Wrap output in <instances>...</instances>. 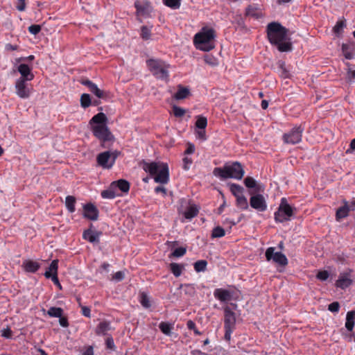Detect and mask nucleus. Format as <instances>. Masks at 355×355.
<instances>
[{
  "instance_id": "69168bd1",
  "label": "nucleus",
  "mask_w": 355,
  "mask_h": 355,
  "mask_svg": "<svg viewBox=\"0 0 355 355\" xmlns=\"http://www.w3.org/2000/svg\"><path fill=\"white\" fill-rule=\"evenodd\" d=\"M59 323L63 327H67L69 326V322L66 317L60 316L59 318Z\"/></svg>"
},
{
  "instance_id": "2eb2a0df",
  "label": "nucleus",
  "mask_w": 355,
  "mask_h": 355,
  "mask_svg": "<svg viewBox=\"0 0 355 355\" xmlns=\"http://www.w3.org/2000/svg\"><path fill=\"white\" fill-rule=\"evenodd\" d=\"M236 316L235 313L230 309V307L226 306L224 309V328L235 329Z\"/></svg>"
},
{
  "instance_id": "5fc2aeb1",
  "label": "nucleus",
  "mask_w": 355,
  "mask_h": 355,
  "mask_svg": "<svg viewBox=\"0 0 355 355\" xmlns=\"http://www.w3.org/2000/svg\"><path fill=\"white\" fill-rule=\"evenodd\" d=\"M28 29L30 33L36 35L41 31L42 27L38 24H33L30 26Z\"/></svg>"
},
{
  "instance_id": "58836bf2",
  "label": "nucleus",
  "mask_w": 355,
  "mask_h": 355,
  "mask_svg": "<svg viewBox=\"0 0 355 355\" xmlns=\"http://www.w3.org/2000/svg\"><path fill=\"white\" fill-rule=\"evenodd\" d=\"M207 261L206 260H199L194 263V270L197 272H204L207 269Z\"/></svg>"
},
{
  "instance_id": "7ed1b4c3",
  "label": "nucleus",
  "mask_w": 355,
  "mask_h": 355,
  "mask_svg": "<svg viewBox=\"0 0 355 355\" xmlns=\"http://www.w3.org/2000/svg\"><path fill=\"white\" fill-rule=\"evenodd\" d=\"M139 166L153 177L155 182L164 184L169 182V168L166 163L142 160Z\"/></svg>"
},
{
  "instance_id": "cd10ccee",
  "label": "nucleus",
  "mask_w": 355,
  "mask_h": 355,
  "mask_svg": "<svg viewBox=\"0 0 355 355\" xmlns=\"http://www.w3.org/2000/svg\"><path fill=\"white\" fill-rule=\"evenodd\" d=\"M76 199L73 196H67L65 198V206L69 213H73L76 211L75 205Z\"/></svg>"
},
{
  "instance_id": "4d7b16f0",
  "label": "nucleus",
  "mask_w": 355,
  "mask_h": 355,
  "mask_svg": "<svg viewBox=\"0 0 355 355\" xmlns=\"http://www.w3.org/2000/svg\"><path fill=\"white\" fill-rule=\"evenodd\" d=\"M183 162V169L185 171H188L190 168L191 164L193 163V160L191 158L188 157H184L182 159Z\"/></svg>"
},
{
  "instance_id": "f704fd0d",
  "label": "nucleus",
  "mask_w": 355,
  "mask_h": 355,
  "mask_svg": "<svg viewBox=\"0 0 355 355\" xmlns=\"http://www.w3.org/2000/svg\"><path fill=\"white\" fill-rule=\"evenodd\" d=\"M170 270L173 275L178 277L181 275L184 266L177 263H171L169 266Z\"/></svg>"
},
{
  "instance_id": "4468645a",
  "label": "nucleus",
  "mask_w": 355,
  "mask_h": 355,
  "mask_svg": "<svg viewBox=\"0 0 355 355\" xmlns=\"http://www.w3.org/2000/svg\"><path fill=\"white\" fill-rule=\"evenodd\" d=\"M81 84L88 87L89 90L93 93L96 97L105 99L107 96V93L103 90L100 89L98 86L89 80V79L82 80Z\"/></svg>"
},
{
  "instance_id": "7c9ffc66",
  "label": "nucleus",
  "mask_w": 355,
  "mask_h": 355,
  "mask_svg": "<svg viewBox=\"0 0 355 355\" xmlns=\"http://www.w3.org/2000/svg\"><path fill=\"white\" fill-rule=\"evenodd\" d=\"M278 64V72L279 76L283 78H288L290 77L289 71L286 67V64L284 62L279 60L277 62Z\"/></svg>"
},
{
  "instance_id": "c85d7f7f",
  "label": "nucleus",
  "mask_w": 355,
  "mask_h": 355,
  "mask_svg": "<svg viewBox=\"0 0 355 355\" xmlns=\"http://www.w3.org/2000/svg\"><path fill=\"white\" fill-rule=\"evenodd\" d=\"M236 205L241 210H247L248 209V200L243 194L236 198Z\"/></svg>"
},
{
  "instance_id": "603ef678",
  "label": "nucleus",
  "mask_w": 355,
  "mask_h": 355,
  "mask_svg": "<svg viewBox=\"0 0 355 355\" xmlns=\"http://www.w3.org/2000/svg\"><path fill=\"white\" fill-rule=\"evenodd\" d=\"M187 252V249L184 247H180L173 250L171 256L174 257H180L184 256Z\"/></svg>"
},
{
  "instance_id": "bb28decb",
  "label": "nucleus",
  "mask_w": 355,
  "mask_h": 355,
  "mask_svg": "<svg viewBox=\"0 0 355 355\" xmlns=\"http://www.w3.org/2000/svg\"><path fill=\"white\" fill-rule=\"evenodd\" d=\"M199 212V210L196 205H189L186 210L184 211L183 215L185 218L191 220L193 218L196 217Z\"/></svg>"
},
{
  "instance_id": "2f4dec72",
  "label": "nucleus",
  "mask_w": 355,
  "mask_h": 355,
  "mask_svg": "<svg viewBox=\"0 0 355 355\" xmlns=\"http://www.w3.org/2000/svg\"><path fill=\"white\" fill-rule=\"evenodd\" d=\"M101 195V197L105 199H113L117 196L114 188H112V185L111 184L107 189L102 191Z\"/></svg>"
},
{
  "instance_id": "3c124183",
  "label": "nucleus",
  "mask_w": 355,
  "mask_h": 355,
  "mask_svg": "<svg viewBox=\"0 0 355 355\" xmlns=\"http://www.w3.org/2000/svg\"><path fill=\"white\" fill-rule=\"evenodd\" d=\"M77 301L79 303L80 306L81 307V313L84 316H85L87 318H90L91 317V309H90V308L88 307V306H85L81 305V304H80V297L77 298Z\"/></svg>"
},
{
  "instance_id": "37998d69",
  "label": "nucleus",
  "mask_w": 355,
  "mask_h": 355,
  "mask_svg": "<svg viewBox=\"0 0 355 355\" xmlns=\"http://www.w3.org/2000/svg\"><path fill=\"white\" fill-rule=\"evenodd\" d=\"M225 234V230L220 226H217L213 229L212 233H211V237L212 238H221V237L224 236Z\"/></svg>"
},
{
  "instance_id": "20e7f679",
  "label": "nucleus",
  "mask_w": 355,
  "mask_h": 355,
  "mask_svg": "<svg viewBox=\"0 0 355 355\" xmlns=\"http://www.w3.org/2000/svg\"><path fill=\"white\" fill-rule=\"evenodd\" d=\"M244 174L245 171L242 164L237 161L227 162L223 167H216L213 170V175L221 180L233 178L240 180Z\"/></svg>"
},
{
  "instance_id": "a18cd8bd",
  "label": "nucleus",
  "mask_w": 355,
  "mask_h": 355,
  "mask_svg": "<svg viewBox=\"0 0 355 355\" xmlns=\"http://www.w3.org/2000/svg\"><path fill=\"white\" fill-rule=\"evenodd\" d=\"M204 60L206 64H207L211 67H215L218 64L217 58H216L212 55H206L204 58Z\"/></svg>"
},
{
  "instance_id": "1a4fd4ad",
  "label": "nucleus",
  "mask_w": 355,
  "mask_h": 355,
  "mask_svg": "<svg viewBox=\"0 0 355 355\" xmlns=\"http://www.w3.org/2000/svg\"><path fill=\"white\" fill-rule=\"evenodd\" d=\"M266 258L267 261L272 260L273 262L281 266L288 265V261L286 255L280 252H275V248L270 247L266 251Z\"/></svg>"
},
{
  "instance_id": "6e6d98bb",
  "label": "nucleus",
  "mask_w": 355,
  "mask_h": 355,
  "mask_svg": "<svg viewBox=\"0 0 355 355\" xmlns=\"http://www.w3.org/2000/svg\"><path fill=\"white\" fill-rule=\"evenodd\" d=\"M345 26V23L343 21H338L334 26L333 30L336 34H340Z\"/></svg>"
},
{
  "instance_id": "f03ea898",
  "label": "nucleus",
  "mask_w": 355,
  "mask_h": 355,
  "mask_svg": "<svg viewBox=\"0 0 355 355\" xmlns=\"http://www.w3.org/2000/svg\"><path fill=\"white\" fill-rule=\"evenodd\" d=\"M107 117L103 112L96 114L89 122L94 136L103 144L114 139V135L107 125Z\"/></svg>"
},
{
  "instance_id": "8fccbe9b",
  "label": "nucleus",
  "mask_w": 355,
  "mask_h": 355,
  "mask_svg": "<svg viewBox=\"0 0 355 355\" xmlns=\"http://www.w3.org/2000/svg\"><path fill=\"white\" fill-rule=\"evenodd\" d=\"M173 113L175 117H182L185 114L186 110L180 107L174 105L173 107Z\"/></svg>"
},
{
  "instance_id": "9b49d317",
  "label": "nucleus",
  "mask_w": 355,
  "mask_h": 355,
  "mask_svg": "<svg viewBox=\"0 0 355 355\" xmlns=\"http://www.w3.org/2000/svg\"><path fill=\"white\" fill-rule=\"evenodd\" d=\"M250 205L258 211H265L268 207L264 196L260 193H257L250 197Z\"/></svg>"
},
{
  "instance_id": "5701e85b",
  "label": "nucleus",
  "mask_w": 355,
  "mask_h": 355,
  "mask_svg": "<svg viewBox=\"0 0 355 355\" xmlns=\"http://www.w3.org/2000/svg\"><path fill=\"white\" fill-rule=\"evenodd\" d=\"M22 266L27 272L35 273L40 268V263L36 261L28 259L23 262Z\"/></svg>"
},
{
  "instance_id": "49530a36",
  "label": "nucleus",
  "mask_w": 355,
  "mask_h": 355,
  "mask_svg": "<svg viewBox=\"0 0 355 355\" xmlns=\"http://www.w3.org/2000/svg\"><path fill=\"white\" fill-rule=\"evenodd\" d=\"M27 0H14V4L18 11H25Z\"/></svg>"
},
{
  "instance_id": "79ce46f5",
  "label": "nucleus",
  "mask_w": 355,
  "mask_h": 355,
  "mask_svg": "<svg viewBox=\"0 0 355 355\" xmlns=\"http://www.w3.org/2000/svg\"><path fill=\"white\" fill-rule=\"evenodd\" d=\"M140 35L144 40H149L151 35V28L146 26H141Z\"/></svg>"
},
{
  "instance_id": "72a5a7b5",
  "label": "nucleus",
  "mask_w": 355,
  "mask_h": 355,
  "mask_svg": "<svg viewBox=\"0 0 355 355\" xmlns=\"http://www.w3.org/2000/svg\"><path fill=\"white\" fill-rule=\"evenodd\" d=\"M230 189L235 198L243 194L244 189L239 184L232 183L230 184Z\"/></svg>"
},
{
  "instance_id": "39448f33",
  "label": "nucleus",
  "mask_w": 355,
  "mask_h": 355,
  "mask_svg": "<svg viewBox=\"0 0 355 355\" xmlns=\"http://www.w3.org/2000/svg\"><path fill=\"white\" fill-rule=\"evenodd\" d=\"M146 65L152 74L157 79L167 80L169 77L170 65L160 59H148Z\"/></svg>"
},
{
  "instance_id": "6e6552de",
  "label": "nucleus",
  "mask_w": 355,
  "mask_h": 355,
  "mask_svg": "<svg viewBox=\"0 0 355 355\" xmlns=\"http://www.w3.org/2000/svg\"><path fill=\"white\" fill-rule=\"evenodd\" d=\"M304 128L302 125L293 127L288 132L284 133L282 139L285 144H296L302 141Z\"/></svg>"
},
{
  "instance_id": "dca6fc26",
  "label": "nucleus",
  "mask_w": 355,
  "mask_h": 355,
  "mask_svg": "<svg viewBox=\"0 0 355 355\" xmlns=\"http://www.w3.org/2000/svg\"><path fill=\"white\" fill-rule=\"evenodd\" d=\"M111 152L105 151L97 155L96 161L99 166L105 168H110L113 165L111 164Z\"/></svg>"
},
{
  "instance_id": "f257e3e1",
  "label": "nucleus",
  "mask_w": 355,
  "mask_h": 355,
  "mask_svg": "<svg viewBox=\"0 0 355 355\" xmlns=\"http://www.w3.org/2000/svg\"><path fill=\"white\" fill-rule=\"evenodd\" d=\"M288 29L278 22H271L267 25L266 33L268 41L277 47L280 52H288L293 49L292 43L288 41Z\"/></svg>"
},
{
  "instance_id": "13d9d810",
  "label": "nucleus",
  "mask_w": 355,
  "mask_h": 355,
  "mask_svg": "<svg viewBox=\"0 0 355 355\" xmlns=\"http://www.w3.org/2000/svg\"><path fill=\"white\" fill-rule=\"evenodd\" d=\"M340 309V304L338 302H334L329 304L328 310L332 313H338Z\"/></svg>"
},
{
  "instance_id": "052dcab7",
  "label": "nucleus",
  "mask_w": 355,
  "mask_h": 355,
  "mask_svg": "<svg viewBox=\"0 0 355 355\" xmlns=\"http://www.w3.org/2000/svg\"><path fill=\"white\" fill-rule=\"evenodd\" d=\"M105 345L107 349L114 350L115 345L114 343V340L112 336H109L105 340Z\"/></svg>"
},
{
  "instance_id": "393cba45",
  "label": "nucleus",
  "mask_w": 355,
  "mask_h": 355,
  "mask_svg": "<svg viewBox=\"0 0 355 355\" xmlns=\"http://www.w3.org/2000/svg\"><path fill=\"white\" fill-rule=\"evenodd\" d=\"M244 184L246 187L249 189H254L256 192H259L263 190L261 185L258 184L257 181L252 177H246L244 180Z\"/></svg>"
},
{
  "instance_id": "de8ad7c7",
  "label": "nucleus",
  "mask_w": 355,
  "mask_h": 355,
  "mask_svg": "<svg viewBox=\"0 0 355 355\" xmlns=\"http://www.w3.org/2000/svg\"><path fill=\"white\" fill-rule=\"evenodd\" d=\"M164 3L172 8V9H178L180 6V0H163Z\"/></svg>"
},
{
  "instance_id": "4be33fe9",
  "label": "nucleus",
  "mask_w": 355,
  "mask_h": 355,
  "mask_svg": "<svg viewBox=\"0 0 355 355\" xmlns=\"http://www.w3.org/2000/svg\"><path fill=\"white\" fill-rule=\"evenodd\" d=\"M343 205L339 207L336 212V219L338 221L347 217L350 211L349 202L346 200H343Z\"/></svg>"
},
{
  "instance_id": "6ab92c4d",
  "label": "nucleus",
  "mask_w": 355,
  "mask_h": 355,
  "mask_svg": "<svg viewBox=\"0 0 355 355\" xmlns=\"http://www.w3.org/2000/svg\"><path fill=\"white\" fill-rule=\"evenodd\" d=\"M214 296L216 299L222 302H227L232 300V293L226 289L216 288L214 291Z\"/></svg>"
},
{
  "instance_id": "4c0bfd02",
  "label": "nucleus",
  "mask_w": 355,
  "mask_h": 355,
  "mask_svg": "<svg viewBox=\"0 0 355 355\" xmlns=\"http://www.w3.org/2000/svg\"><path fill=\"white\" fill-rule=\"evenodd\" d=\"M196 127L200 130H205L207 125V119L205 116L202 115L197 116V120L196 121Z\"/></svg>"
},
{
  "instance_id": "e2e57ef3",
  "label": "nucleus",
  "mask_w": 355,
  "mask_h": 355,
  "mask_svg": "<svg viewBox=\"0 0 355 355\" xmlns=\"http://www.w3.org/2000/svg\"><path fill=\"white\" fill-rule=\"evenodd\" d=\"M195 151V146L191 143H188L187 149L184 151V155L193 154Z\"/></svg>"
},
{
  "instance_id": "09e8293b",
  "label": "nucleus",
  "mask_w": 355,
  "mask_h": 355,
  "mask_svg": "<svg viewBox=\"0 0 355 355\" xmlns=\"http://www.w3.org/2000/svg\"><path fill=\"white\" fill-rule=\"evenodd\" d=\"M139 302L145 308H149L151 306L148 295L144 293L141 294Z\"/></svg>"
},
{
  "instance_id": "ea45409f",
  "label": "nucleus",
  "mask_w": 355,
  "mask_h": 355,
  "mask_svg": "<svg viewBox=\"0 0 355 355\" xmlns=\"http://www.w3.org/2000/svg\"><path fill=\"white\" fill-rule=\"evenodd\" d=\"M58 260H53L45 273L49 272L51 275H58Z\"/></svg>"
},
{
  "instance_id": "412c9836",
  "label": "nucleus",
  "mask_w": 355,
  "mask_h": 355,
  "mask_svg": "<svg viewBox=\"0 0 355 355\" xmlns=\"http://www.w3.org/2000/svg\"><path fill=\"white\" fill-rule=\"evenodd\" d=\"M111 323L107 320H103L98 323L95 329V334L97 336H106L107 332L112 330Z\"/></svg>"
},
{
  "instance_id": "a211bd4d",
  "label": "nucleus",
  "mask_w": 355,
  "mask_h": 355,
  "mask_svg": "<svg viewBox=\"0 0 355 355\" xmlns=\"http://www.w3.org/2000/svg\"><path fill=\"white\" fill-rule=\"evenodd\" d=\"M17 71L21 74L18 79L32 80L34 78V74L31 72V68L26 64H20L17 67Z\"/></svg>"
},
{
  "instance_id": "338daca9",
  "label": "nucleus",
  "mask_w": 355,
  "mask_h": 355,
  "mask_svg": "<svg viewBox=\"0 0 355 355\" xmlns=\"http://www.w3.org/2000/svg\"><path fill=\"white\" fill-rule=\"evenodd\" d=\"M83 355H94V349L92 346H88L83 352Z\"/></svg>"
},
{
  "instance_id": "bf43d9fd",
  "label": "nucleus",
  "mask_w": 355,
  "mask_h": 355,
  "mask_svg": "<svg viewBox=\"0 0 355 355\" xmlns=\"http://www.w3.org/2000/svg\"><path fill=\"white\" fill-rule=\"evenodd\" d=\"M329 276V274L327 270H322L318 272L316 277L321 281H325L328 279Z\"/></svg>"
},
{
  "instance_id": "0e129e2a",
  "label": "nucleus",
  "mask_w": 355,
  "mask_h": 355,
  "mask_svg": "<svg viewBox=\"0 0 355 355\" xmlns=\"http://www.w3.org/2000/svg\"><path fill=\"white\" fill-rule=\"evenodd\" d=\"M113 279L116 281H121L124 279V273L122 271H118L113 275Z\"/></svg>"
},
{
  "instance_id": "423d86ee",
  "label": "nucleus",
  "mask_w": 355,
  "mask_h": 355,
  "mask_svg": "<svg viewBox=\"0 0 355 355\" xmlns=\"http://www.w3.org/2000/svg\"><path fill=\"white\" fill-rule=\"evenodd\" d=\"M215 37V31L212 28L203 29L194 36V43L198 49L205 51H209L214 48L210 43Z\"/></svg>"
},
{
  "instance_id": "0eeeda50",
  "label": "nucleus",
  "mask_w": 355,
  "mask_h": 355,
  "mask_svg": "<svg viewBox=\"0 0 355 355\" xmlns=\"http://www.w3.org/2000/svg\"><path fill=\"white\" fill-rule=\"evenodd\" d=\"M293 208L285 198L281 199V202L277 211L275 212V220L277 223H284L289 220L294 214Z\"/></svg>"
},
{
  "instance_id": "f8f14e48",
  "label": "nucleus",
  "mask_w": 355,
  "mask_h": 355,
  "mask_svg": "<svg viewBox=\"0 0 355 355\" xmlns=\"http://www.w3.org/2000/svg\"><path fill=\"white\" fill-rule=\"evenodd\" d=\"M83 217L90 220H97L99 216V211L97 207L92 202L83 205Z\"/></svg>"
},
{
  "instance_id": "b1692460",
  "label": "nucleus",
  "mask_w": 355,
  "mask_h": 355,
  "mask_svg": "<svg viewBox=\"0 0 355 355\" xmlns=\"http://www.w3.org/2000/svg\"><path fill=\"white\" fill-rule=\"evenodd\" d=\"M111 184L112 185V188H114L115 190L119 189L120 191L124 193H128L130 190V183L123 179L114 181L111 183Z\"/></svg>"
},
{
  "instance_id": "680f3d73",
  "label": "nucleus",
  "mask_w": 355,
  "mask_h": 355,
  "mask_svg": "<svg viewBox=\"0 0 355 355\" xmlns=\"http://www.w3.org/2000/svg\"><path fill=\"white\" fill-rule=\"evenodd\" d=\"M224 329H225L224 338L227 342H230V340H231L232 334L233 333L234 329L230 328V327L229 328H224Z\"/></svg>"
},
{
  "instance_id": "e433bc0d",
  "label": "nucleus",
  "mask_w": 355,
  "mask_h": 355,
  "mask_svg": "<svg viewBox=\"0 0 355 355\" xmlns=\"http://www.w3.org/2000/svg\"><path fill=\"white\" fill-rule=\"evenodd\" d=\"M342 52L345 58L347 60H352L354 58V53L350 50L349 45L347 44H343L341 46Z\"/></svg>"
},
{
  "instance_id": "473e14b6",
  "label": "nucleus",
  "mask_w": 355,
  "mask_h": 355,
  "mask_svg": "<svg viewBox=\"0 0 355 355\" xmlns=\"http://www.w3.org/2000/svg\"><path fill=\"white\" fill-rule=\"evenodd\" d=\"M159 328L164 334L166 336H171L173 327L171 323L166 322H161L159 324Z\"/></svg>"
},
{
  "instance_id": "a19ab883",
  "label": "nucleus",
  "mask_w": 355,
  "mask_h": 355,
  "mask_svg": "<svg viewBox=\"0 0 355 355\" xmlns=\"http://www.w3.org/2000/svg\"><path fill=\"white\" fill-rule=\"evenodd\" d=\"M245 14L247 16L253 17L256 19H258L261 16V13L257 10V9L252 6H249L246 8Z\"/></svg>"
},
{
  "instance_id": "c756f323",
  "label": "nucleus",
  "mask_w": 355,
  "mask_h": 355,
  "mask_svg": "<svg viewBox=\"0 0 355 355\" xmlns=\"http://www.w3.org/2000/svg\"><path fill=\"white\" fill-rule=\"evenodd\" d=\"M190 94L189 89L179 85L177 92L174 94L176 100H182L186 98Z\"/></svg>"
},
{
  "instance_id": "c03bdc74",
  "label": "nucleus",
  "mask_w": 355,
  "mask_h": 355,
  "mask_svg": "<svg viewBox=\"0 0 355 355\" xmlns=\"http://www.w3.org/2000/svg\"><path fill=\"white\" fill-rule=\"evenodd\" d=\"M91 98L89 94H83L80 97V105L83 107L86 108L91 105Z\"/></svg>"
},
{
  "instance_id": "aec40b11",
  "label": "nucleus",
  "mask_w": 355,
  "mask_h": 355,
  "mask_svg": "<svg viewBox=\"0 0 355 355\" xmlns=\"http://www.w3.org/2000/svg\"><path fill=\"white\" fill-rule=\"evenodd\" d=\"M101 234V232L92 231L88 229L83 232V238L92 243H99V238Z\"/></svg>"
},
{
  "instance_id": "c9c22d12",
  "label": "nucleus",
  "mask_w": 355,
  "mask_h": 355,
  "mask_svg": "<svg viewBox=\"0 0 355 355\" xmlns=\"http://www.w3.org/2000/svg\"><path fill=\"white\" fill-rule=\"evenodd\" d=\"M47 314L50 317L60 318L63 314V309L60 307L52 306L47 311Z\"/></svg>"
},
{
  "instance_id": "864d4df0",
  "label": "nucleus",
  "mask_w": 355,
  "mask_h": 355,
  "mask_svg": "<svg viewBox=\"0 0 355 355\" xmlns=\"http://www.w3.org/2000/svg\"><path fill=\"white\" fill-rule=\"evenodd\" d=\"M44 276L47 279H51L52 282L59 287L60 289H62V286L59 282L58 275H51L49 272L44 273Z\"/></svg>"
},
{
  "instance_id": "a878e982",
  "label": "nucleus",
  "mask_w": 355,
  "mask_h": 355,
  "mask_svg": "<svg viewBox=\"0 0 355 355\" xmlns=\"http://www.w3.org/2000/svg\"><path fill=\"white\" fill-rule=\"evenodd\" d=\"M355 310L348 311L346 315L345 327L349 331H352L354 327Z\"/></svg>"
},
{
  "instance_id": "774afa93",
  "label": "nucleus",
  "mask_w": 355,
  "mask_h": 355,
  "mask_svg": "<svg viewBox=\"0 0 355 355\" xmlns=\"http://www.w3.org/2000/svg\"><path fill=\"white\" fill-rule=\"evenodd\" d=\"M347 78L350 80L355 79V70H352L351 69H349L347 72Z\"/></svg>"
},
{
  "instance_id": "ddd939ff",
  "label": "nucleus",
  "mask_w": 355,
  "mask_h": 355,
  "mask_svg": "<svg viewBox=\"0 0 355 355\" xmlns=\"http://www.w3.org/2000/svg\"><path fill=\"white\" fill-rule=\"evenodd\" d=\"M28 80L17 79L15 82L16 94L21 98H28L31 94V89L26 83Z\"/></svg>"
},
{
  "instance_id": "f3484780",
  "label": "nucleus",
  "mask_w": 355,
  "mask_h": 355,
  "mask_svg": "<svg viewBox=\"0 0 355 355\" xmlns=\"http://www.w3.org/2000/svg\"><path fill=\"white\" fill-rule=\"evenodd\" d=\"M353 282L351 278L350 272H342L340 274L336 286L338 288L345 289L349 287Z\"/></svg>"
},
{
  "instance_id": "9d476101",
  "label": "nucleus",
  "mask_w": 355,
  "mask_h": 355,
  "mask_svg": "<svg viewBox=\"0 0 355 355\" xmlns=\"http://www.w3.org/2000/svg\"><path fill=\"white\" fill-rule=\"evenodd\" d=\"M135 7L136 8L137 16L139 17H149L153 11V7L148 0H144V1L137 0L135 2Z\"/></svg>"
}]
</instances>
